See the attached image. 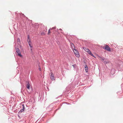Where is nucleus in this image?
<instances>
[{"instance_id": "1", "label": "nucleus", "mask_w": 123, "mask_h": 123, "mask_svg": "<svg viewBox=\"0 0 123 123\" xmlns=\"http://www.w3.org/2000/svg\"><path fill=\"white\" fill-rule=\"evenodd\" d=\"M74 54L75 56L78 57H80V55L79 54V52L78 51L74 49Z\"/></svg>"}, {"instance_id": "2", "label": "nucleus", "mask_w": 123, "mask_h": 123, "mask_svg": "<svg viewBox=\"0 0 123 123\" xmlns=\"http://www.w3.org/2000/svg\"><path fill=\"white\" fill-rule=\"evenodd\" d=\"M103 48V49H106L109 52H111V51L110 48L109 47L108 45H105V46H104Z\"/></svg>"}, {"instance_id": "3", "label": "nucleus", "mask_w": 123, "mask_h": 123, "mask_svg": "<svg viewBox=\"0 0 123 123\" xmlns=\"http://www.w3.org/2000/svg\"><path fill=\"white\" fill-rule=\"evenodd\" d=\"M16 52L18 53V55L20 56H22V55L21 54V53L19 49L17 48L16 49Z\"/></svg>"}, {"instance_id": "4", "label": "nucleus", "mask_w": 123, "mask_h": 123, "mask_svg": "<svg viewBox=\"0 0 123 123\" xmlns=\"http://www.w3.org/2000/svg\"><path fill=\"white\" fill-rule=\"evenodd\" d=\"M50 77L51 79L52 80H54V74L52 72H51L50 73Z\"/></svg>"}, {"instance_id": "5", "label": "nucleus", "mask_w": 123, "mask_h": 123, "mask_svg": "<svg viewBox=\"0 0 123 123\" xmlns=\"http://www.w3.org/2000/svg\"><path fill=\"white\" fill-rule=\"evenodd\" d=\"M30 84L28 82L27 83V85L26 86V87H27V88H28V89H30Z\"/></svg>"}, {"instance_id": "6", "label": "nucleus", "mask_w": 123, "mask_h": 123, "mask_svg": "<svg viewBox=\"0 0 123 123\" xmlns=\"http://www.w3.org/2000/svg\"><path fill=\"white\" fill-rule=\"evenodd\" d=\"M83 49L86 52L88 53L90 50L88 48H83Z\"/></svg>"}, {"instance_id": "7", "label": "nucleus", "mask_w": 123, "mask_h": 123, "mask_svg": "<svg viewBox=\"0 0 123 123\" xmlns=\"http://www.w3.org/2000/svg\"><path fill=\"white\" fill-rule=\"evenodd\" d=\"M98 58L99 60H101L102 61H103L104 60V58H102L100 56H98Z\"/></svg>"}, {"instance_id": "8", "label": "nucleus", "mask_w": 123, "mask_h": 123, "mask_svg": "<svg viewBox=\"0 0 123 123\" xmlns=\"http://www.w3.org/2000/svg\"><path fill=\"white\" fill-rule=\"evenodd\" d=\"M88 53L90 55L94 57H95L94 56V55H93V54L90 51Z\"/></svg>"}, {"instance_id": "9", "label": "nucleus", "mask_w": 123, "mask_h": 123, "mask_svg": "<svg viewBox=\"0 0 123 123\" xmlns=\"http://www.w3.org/2000/svg\"><path fill=\"white\" fill-rule=\"evenodd\" d=\"M71 45L72 48L74 49H75V47L74 44L73 43H71Z\"/></svg>"}, {"instance_id": "10", "label": "nucleus", "mask_w": 123, "mask_h": 123, "mask_svg": "<svg viewBox=\"0 0 123 123\" xmlns=\"http://www.w3.org/2000/svg\"><path fill=\"white\" fill-rule=\"evenodd\" d=\"M28 43H29V45L30 46V47L31 48H32V46L31 44V42L30 41H29V42H28Z\"/></svg>"}, {"instance_id": "11", "label": "nucleus", "mask_w": 123, "mask_h": 123, "mask_svg": "<svg viewBox=\"0 0 123 123\" xmlns=\"http://www.w3.org/2000/svg\"><path fill=\"white\" fill-rule=\"evenodd\" d=\"M85 71L86 72H88V67H85Z\"/></svg>"}, {"instance_id": "12", "label": "nucleus", "mask_w": 123, "mask_h": 123, "mask_svg": "<svg viewBox=\"0 0 123 123\" xmlns=\"http://www.w3.org/2000/svg\"><path fill=\"white\" fill-rule=\"evenodd\" d=\"M50 29H49L48 31V35H49L50 33L51 32L50 31Z\"/></svg>"}, {"instance_id": "13", "label": "nucleus", "mask_w": 123, "mask_h": 123, "mask_svg": "<svg viewBox=\"0 0 123 123\" xmlns=\"http://www.w3.org/2000/svg\"><path fill=\"white\" fill-rule=\"evenodd\" d=\"M45 34L44 32H42L41 33V34L42 35H44Z\"/></svg>"}, {"instance_id": "14", "label": "nucleus", "mask_w": 123, "mask_h": 123, "mask_svg": "<svg viewBox=\"0 0 123 123\" xmlns=\"http://www.w3.org/2000/svg\"><path fill=\"white\" fill-rule=\"evenodd\" d=\"M39 68H38V69L40 71H41V68L39 66Z\"/></svg>"}, {"instance_id": "15", "label": "nucleus", "mask_w": 123, "mask_h": 123, "mask_svg": "<svg viewBox=\"0 0 123 123\" xmlns=\"http://www.w3.org/2000/svg\"><path fill=\"white\" fill-rule=\"evenodd\" d=\"M104 63L105 64H107V63L106 62H105Z\"/></svg>"}, {"instance_id": "16", "label": "nucleus", "mask_w": 123, "mask_h": 123, "mask_svg": "<svg viewBox=\"0 0 123 123\" xmlns=\"http://www.w3.org/2000/svg\"><path fill=\"white\" fill-rule=\"evenodd\" d=\"M54 28H54V27L52 28V29H51V30H52V29H54Z\"/></svg>"}, {"instance_id": "17", "label": "nucleus", "mask_w": 123, "mask_h": 123, "mask_svg": "<svg viewBox=\"0 0 123 123\" xmlns=\"http://www.w3.org/2000/svg\"><path fill=\"white\" fill-rule=\"evenodd\" d=\"M32 50V49H31V51Z\"/></svg>"}]
</instances>
